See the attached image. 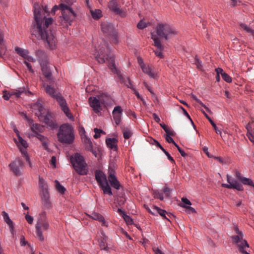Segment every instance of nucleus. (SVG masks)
<instances>
[{
	"mask_svg": "<svg viewBox=\"0 0 254 254\" xmlns=\"http://www.w3.org/2000/svg\"><path fill=\"white\" fill-rule=\"evenodd\" d=\"M234 230L236 233L237 234V235L233 236L232 237V239L233 241L237 244L238 246V244H240L243 239V234L242 231H240L238 226H235L234 227Z\"/></svg>",
	"mask_w": 254,
	"mask_h": 254,
	"instance_id": "nucleus-21",
	"label": "nucleus"
},
{
	"mask_svg": "<svg viewBox=\"0 0 254 254\" xmlns=\"http://www.w3.org/2000/svg\"><path fill=\"white\" fill-rule=\"evenodd\" d=\"M108 7L110 10L112 11L114 13L118 8H120L119 4L117 0H111L109 1L108 4Z\"/></svg>",
	"mask_w": 254,
	"mask_h": 254,
	"instance_id": "nucleus-31",
	"label": "nucleus"
},
{
	"mask_svg": "<svg viewBox=\"0 0 254 254\" xmlns=\"http://www.w3.org/2000/svg\"><path fill=\"white\" fill-rule=\"evenodd\" d=\"M143 85L145 87V88L149 91V92L152 94V96H155V94L153 91L151 87L148 85V84L147 83L146 81H143Z\"/></svg>",
	"mask_w": 254,
	"mask_h": 254,
	"instance_id": "nucleus-64",
	"label": "nucleus"
},
{
	"mask_svg": "<svg viewBox=\"0 0 254 254\" xmlns=\"http://www.w3.org/2000/svg\"><path fill=\"white\" fill-rule=\"evenodd\" d=\"M181 200H182V202L183 203L181 204V206H182V205H191V202L188 198H187L186 197H182Z\"/></svg>",
	"mask_w": 254,
	"mask_h": 254,
	"instance_id": "nucleus-61",
	"label": "nucleus"
},
{
	"mask_svg": "<svg viewBox=\"0 0 254 254\" xmlns=\"http://www.w3.org/2000/svg\"><path fill=\"white\" fill-rule=\"evenodd\" d=\"M162 191L165 194V196L167 197H170L171 195V190L168 187H165L163 190Z\"/></svg>",
	"mask_w": 254,
	"mask_h": 254,
	"instance_id": "nucleus-55",
	"label": "nucleus"
},
{
	"mask_svg": "<svg viewBox=\"0 0 254 254\" xmlns=\"http://www.w3.org/2000/svg\"><path fill=\"white\" fill-rule=\"evenodd\" d=\"M156 32L158 36L168 40L169 36L176 35L177 31L176 29L167 23H158L156 26Z\"/></svg>",
	"mask_w": 254,
	"mask_h": 254,
	"instance_id": "nucleus-6",
	"label": "nucleus"
},
{
	"mask_svg": "<svg viewBox=\"0 0 254 254\" xmlns=\"http://www.w3.org/2000/svg\"><path fill=\"white\" fill-rule=\"evenodd\" d=\"M201 112L203 113V114L204 115V116L206 117V118L209 121L210 123L211 124V125H212L213 127L214 128L216 133L221 134V130H220L218 129V127H217L216 125L212 121V120L211 119V118L210 117H209V116L203 110H201Z\"/></svg>",
	"mask_w": 254,
	"mask_h": 254,
	"instance_id": "nucleus-34",
	"label": "nucleus"
},
{
	"mask_svg": "<svg viewBox=\"0 0 254 254\" xmlns=\"http://www.w3.org/2000/svg\"><path fill=\"white\" fill-rule=\"evenodd\" d=\"M82 139L85 144V149L87 151L91 149L93 147L91 140L86 135H85L84 137H82Z\"/></svg>",
	"mask_w": 254,
	"mask_h": 254,
	"instance_id": "nucleus-32",
	"label": "nucleus"
},
{
	"mask_svg": "<svg viewBox=\"0 0 254 254\" xmlns=\"http://www.w3.org/2000/svg\"><path fill=\"white\" fill-rule=\"evenodd\" d=\"M17 137L19 143L22 145V146H23L24 148H27L28 147L27 142L24 139H23L21 136H19Z\"/></svg>",
	"mask_w": 254,
	"mask_h": 254,
	"instance_id": "nucleus-56",
	"label": "nucleus"
},
{
	"mask_svg": "<svg viewBox=\"0 0 254 254\" xmlns=\"http://www.w3.org/2000/svg\"><path fill=\"white\" fill-rule=\"evenodd\" d=\"M88 151L92 152L93 155L98 159L101 157V149L99 147H93Z\"/></svg>",
	"mask_w": 254,
	"mask_h": 254,
	"instance_id": "nucleus-36",
	"label": "nucleus"
},
{
	"mask_svg": "<svg viewBox=\"0 0 254 254\" xmlns=\"http://www.w3.org/2000/svg\"><path fill=\"white\" fill-rule=\"evenodd\" d=\"M41 116V119H39V121L44 123L48 128L53 130L58 127L56 120L49 111L47 110Z\"/></svg>",
	"mask_w": 254,
	"mask_h": 254,
	"instance_id": "nucleus-7",
	"label": "nucleus"
},
{
	"mask_svg": "<svg viewBox=\"0 0 254 254\" xmlns=\"http://www.w3.org/2000/svg\"><path fill=\"white\" fill-rule=\"evenodd\" d=\"M170 134H167L165 136V139L169 143H174L175 142V141L174 140L173 138L171 136L174 135V132L172 131L170 132Z\"/></svg>",
	"mask_w": 254,
	"mask_h": 254,
	"instance_id": "nucleus-46",
	"label": "nucleus"
},
{
	"mask_svg": "<svg viewBox=\"0 0 254 254\" xmlns=\"http://www.w3.org/2000/svg\"><path fill=\"white\" fill-rule=\"evenodd\" d=\"M91 14L94 19H99L102 16V11L99 9L91 10Z\"/></svg>",
	"mask_w": 254,
	"mask_h": 254,
	"instance_id": "nucleus-39",
	"label": "nucleus"
},
{
	"mask_svg": "<svg viewBox=\"0 0 254 254\" xmlns=\"http://www.w3.org/2000/svg\"><path fill=\"white\" fill-rule=\"evenodd\" d=\"M70 162L77 173L80 175H86L88 172L87 165L83 156L80 154L75 153L70 158Z\"/></svg>",
	"mask_w": 254,
	"mask_h": 254,
	"instance_id": "nucleus-5",
	"label": "nucleus"
},
{
	"mask_svg": "<svg viewBox=\"0 0 254 254\" xmlns=\"http://www.w3.org/2000/svg\"><path fill=\"white\" fill-rule=\"evenodd\" d=\"M36 224H38L40 226V228H43L44 230H47L49 229V224L48 221L46 220V213L43 212L42 214V216L40 218H39Z\"/></svg>",
	"mask_w": 254,
	"mask_h": 254,
	"instance_id": "nucleus-20",
	"label": "nucleus"
},
{
	"mask_svg": "<svg viewBox=\"0 0 254 254\" xmlns=\"http://www.w3.org/2000/svg\"><path fill=\"white\" fill-rule=\"evenodd\" d=\"M123 110L120 106L114 107L112 112L113 117L117 125H119L122 122V116Z\"/></svg>",
	"mask_w": 254,
	"mask_h": 254,
	"instance_id": "nucleus-14",
	"label": "nucleus"
},
{
	"mask_svg": "<svg viewBox=\"0 0 254 254\" xmlns=\"http://www.w3.org/2000/svg\"><path fill=\"white\" fill-rule=\"evenodd\" d=\"M15 51L17 54L23 57L24 59H25L27 55L29 54L28 50L23 49L22 48L18 47H15Z\"/></svg>",
	"mask_w": 254,
	"mask_h": 254,
	"instance_id": "nucleus-38",
	"label": "nucleus"
},
{
	"mask_svg": "<svg viewBox=\"0 0 254 254\" xmlns=\"http://www.w3.org/2000/svg\"><path fill=\"white\" fill-rule=\"evenodd\" d=\"M58 102L59 104L61 107L62 111L66 115V116L70 119H73V117L72 114L69 112V110L67 106V103L64 98L62 95L61 93H58L54 98Z\"/></svg>",
	"mask_w": 254,
	"mask_h": 254,
	"instance_id": "nucleus-10",
	"label": "nucleus"
},
{
	"mask_svg": "<svg viewBox=\"0 0 254 254\" xmlns=\"http://www.w3.org/2000/svg\"><path fill=\"white\" fill-rule=\"evenodd\" d=\"M95 179L99 186H101L107 182V177L105 174L101 170L95 171Z\"/></svg>",
	"mask_w": 254,
	"mask_h": 254,
	"instance_id": "nucleus-15",
	"label": "nucleus"
},
{
	"mask_svg": "<svg viewBox=\"0 0 254 254\" xmlns=\"http://www.w3.org/2000/svg\"><path fill=\"white\" fill-rule=\"evenodd\" d=\"M118 212L122 215V217L127 225H131L133 223L132 219L129 216L126 214L125 212L122 209L119 208Z\"/></svg>",
	"mask_w": 254,
	"mask_h": 254,
	"instance_id": "nucleus-27",
	"label": "nucleus"
},
{
	"mask_svg": "<svg viewBox=\"0 0 254 254\" xmlns=\"http://www.w3.org/2000/svg\"><path fill=\"white\" fill-rule=\"evenodd\" d=\"M57 135L58 141L63 144H72L74 140L73 127L69 124L61 125Z\"/></svg>",
	"mask_w": 254,
	"mask_h": 254,
	"instance_id": "nucleus-4",
	"label": "nucleus"
},
{
	"mask_svg": "<svg viewBox=\"0 0 254 254\" xmlns=\"http://www.w3.org/2000/svg\"><path fill=\"white\" fill-rule=\"evenodd\" d=\"M160 125L167 134H170V132L172 131L169 128L168 126L164 123L160 124Z\"/></svg>",
	"mask_w": 254,
	"mask_h": 254,
	"instance_id": "nucleus-57",
	"label": "nucleus"
},
{
	"mask_svg": "<svg viewBox=\"0 0 254 254\" xmlns=\"http://www.w3.org/2000/svg\"><path fill=\"white\" fill-rule=\"evenodd\" d=\"M106 50L107 51L105 52V48L99 49L97 55L95 56L97 61L100 64H104L106 61H108L109 68L113 73L118 75L121 82L124 83L128 88L131 89H133L134 86L132 84L130 79L129 77L126 78L124 77L121 71L117 68L115 64V57L114 56L110 55V52L111 50L108 46L106 47Z\"/></svg>",
	"mask_w": 254,
	"mask_h": 254,
	"instance_id": "nucleus-2",
	"label": "nucleus"
},
{
	"mask_svg": "<svg viewBox=\"0 0 254 254\" xmlns=\"http://www.w3.org/2000/svg\"><path fill=\"white\" fill-rule=\"evenodd\" d=\"M141 68L144 73L148 75L151 78H155V74L152 72L151 69L149 66L145 65Z\"/></svg>",
	"mask_w": 254,
	"mask_h": 254,
	"instance_id": "nucleus-37",
	"label": "nucleus"
},
{
	"mask_svg": "<svg viewBox=\"0 0 254 254\" xmlns=\"http://www.w3.org/2000/svg\"><path fill=\"white\" fill-rule=\"evenodd\" d=\"M240 26L247 32L251 33L253 35H254V30L248 27L246 24L241 23L240 24Z\"/></svg>",
	"mask_w": 254,
	"mask_h": 254,
	"instance_id": "nucleus-47",
	"label": "nucleus"
},
{
	"mask_svg": "<svg viewBox=\"0 0 254 254\" xmlns=\"http://www.w3.org/2000/svg\"><path fill=\"white\" fill-rule=\"evenodd\" d=\"M23 63L25 64V65L26 66V67H27V68L28 69V70H29V71L30 72L32 73H33L34 72V70H33L32 66L30 63H29L26 60H25L23 62Z\"/></svg>",
	"mask_w": 254,
	"mask_h": 254,
	"instance_id": "nucleus-62",
	"label": "nucleus"
},
{
	"mask_svg": "<svg viewBox=\"0 0 254 254\" xmlns=\"http://www.w3.org/2000/svg\"><path fill=\"white\" fill-rule=\"evenodd\" d=\"M58 9H60L62 12V16H60V21L61 25L64 27H68L71 25L72 22L77 16V14L73 9L69 8V6L66 4L61 3L58 5L53 6L52 11L55 12Z\"/></svg>",
	"mask_w": 254,
	"mask_h": 254,
	"instance_id": "nucleus-3",
	"label": "nucleus"
},
{
	"mask_svg": "<svg viewBox=\"0 0 254 254\" xmlns=\"http://www.w3.org/2000/svg\"><path fill=\"white\" fill-rule=\"evenodd\" d=\"M182 207L185 208L186 209V212L189 214L195 213L196 212L195 209L190 206L183 205Z\"/></svg>",
	"mask_w": 254,
	"mask_h": 254,
	"instance_id": "nucleus-51",
	"label": "nucleus"
},
{
	"mask_svg": "<svg viewBox=\"0 0 254 254\" xmlns=\"http://www.w3.org/2000/svg\"><path fill=\"white\" fill-rule=\"evenodd\" d=\"M118 142V139L115 137L107 138L106 139V144L107 147L113 151H117Z\"/></svg>",
	"mask_w": 254,
	"mask_h": 254,
	"instance_id": "nucleus-19",
	"label": "nucleus"
},
{
	"mask_svg": "<svg viewBox=\"0 0 254 254\" xmlns=\"http://www.w3.org/2000/svg\"><path fill=\"white\" fill-rule=\"evenodd\" d=\"M147 27V24L143 20H141L137 24V27L139 29H143L144 28Z\"/></svg>",
	"mask_w": 254,
	"mask_h": 254,
	"instance_id": "nucleus-53",
	"label": "nucleus"
},
{
	"mask_svg": "<svg viewBox=\"0 0 254 254\" xmlns=\"http://www.w3.org/2000/svg\"><path fill=\"white\" fill-rule=\"evenodd\" d=\"M222 77L224 81L228 83L232 82V78L226 72L223 73Z\"/></svg>",
	"mask_w": 254,
	"mask_h": 254,
	"instance_id": "nucleus-54",
	"label": "nucleus"
},
{
	"mask_svg": "<svg viewBox=\"0 0 254 254\" xmlns=\"http://www.w3.org/2000/svg\"><path fill=\"white\" fill-rule=\"evenodd\" d=\"M43 86L45 88L46 93L53 98H54L58 95V93H60L58 92L54 87L51 85H47L44 83Z\"/></svg>",
	"mask_w": 254,
	"mask_h": 254,
	"instance_id": "nucleus-23",
	"label": "nucleus"
},
{
	"mask_svg": "<svg viewBox=\"0 0 254 254\" xmlns=\"http://www.w3.org/2000/svg\"><path fill=\"white\" fill-rule=\"evenodd\" d=\"M36 56L40 65L48 64V56L44 51L41 50L36 51Z\"/></svg>",
	"mask_w": 254,
	"mask_h": 254,
	"instance_id": "nucleus-16",
	"label": "nucleus"
},
{
	"mask_svg": "<svg viewBox=\"0 0 254 254\" xmlns=\"http://www.w3.org/2000/svg\"><path fill=\"white\" fill-rule=\"evenodd\" d=\"M227 181L229 184H222V187L229 189H236L239 191H243V185L236 180L231 179L229 175H227Z\"/></svg>",
	"mask_w": 254,
	"mask_h": 254,
	"instance_id": "nucleus-12",
	"label": "nucleus"
},
{
	"mask_svg": "<svg viewBox=\"0 0 254 254\" xmlns=\"http://www.w3.org/2000/svg\"><path fill=\"white\" fill-rule=\"evenodd\" d=\"M34 18L30 30L32 35L40 37L48 45L49 48L53 50L56 48L55 37L51 30L50 25L53 22L51 17L47 18L46 13L49 14L47 6L43 7L41 11L40 5L38 3L34 4Z\"/></svg>",
	"mask_w": 254,
	"mask_h": 254,
	"instance_id": "nucleus-1",
	"label": "nucleus"
},
{
	"mask_svg": "<svg viewBox=\"0 0 254 254\" xmlns=\"http://www.w3.org/2000/svg\"><path fill=\"white\" fill-rule=\"evenodd\" d=\"M154 197L155 198L159 199L160 200H163L164 196L162 192H160L158 190H153Z\"/></svg>",
	"mask_w": 254,
	"mask_h": 254,
	"instance_id": "nucleus-45",
	"label": "nucleus"
},
{
	"mask_svg": "<svg viewBox=\"0 0 254 254\" xmlns=\"http://www.w3.org/2000/svg\"><path fill=\"white\" fill-rule=\"evenodd\" d=\"M41 198L42 203L45 206V207L47 208H49L51 206L50 201V196L49 191L42 192V194L41 195Z\"/></svg>",
	"mask_w": 254,
	"mask_h": 254,
	"instance_id": "nucleus-24",
	"label": "nucleus"
},
{
	"mask_svg": "<svg viewBox=\"0 0 254 254\" xmlns=\"http://www.w3.org/2000/svg\"><path fill=\"white\" fill-rule=\"evenodd\" d=\"M241 182L244 185L250 186L254 188V183L251 179L244 177Z\"/></svg>",
	"mask_w": 254,
	"mask_h": 254,
	"instance_id": "nucleus-44",
	"label": "nucleus"
},
{
	"mask_svg": "<svg viewBox=\"0 0 254 254\" xmlns=\"http://www.w3.org/2000/svg\"><path fill=\"white\" fill-rule=\"evenodd\" d=\"M115 13L117 15H120L122 17H125L127 15V12L120 8H118V9L115 12Z\"/></svg>",
	"mask_w": 254,
	"mask_h": 254,
	"instance_id": "nucleus-49",
	"label": "nucleus"
},
{
	"mask_svg": "<svg viewBox=\"0 0 254 254\" xmlns=\"http://www.w3.org/2000/svg\"><path fill=\"white\" fill-rule=\"evenodd\" d=\"M151 39L154 41V46L156 47L158 50L162 51L164 49L163 46H162L161 41L158 37L156 35L151 33Z\"/></svg>",
	"mask_w": 254,
	"mask_h": 254,
	"instance_id": "nucleus-29",
	"label": "nucleus"
},
{
	"mask_svg": "<svg viewBox=\"0 0 254 254\" xmlns=\"http://www.w3.org/2000/svg\"><path fill=\"white\" fill-rule=\"evenodd\" d=\"M41 67L42 73L45 77L48 80L54 82V79L52 77V73L48 66V64L41 65Z\"/></svg>",
	"mask_w": 254,
	"mask_h": 254,
	"instance_id": "nucleus-18",
	"label": "nucleus"
},
{
	"mask_svg": "<svg viewBox=\"0 0 254 254\" xmlns=\"http://www.w3.org/2000/svg\"><path fill=\"white\" fill-rule=\"evenodd\" d=\"M93 219L97 220L100 222L102 223V226H106L107 225L106 224V221L104 218V217L99 213L93 212L90 216Z\"/></svg>",
	"mask_w": 254,
	"mask_h": 254,
	"instance_id": "nucleus-26",
	"label": "nucleus"
},
{
	"mask_svg": "<svg viewBox=\"0 0 254 254\" xmlns=\"http://www.w3.org/2000/svg\"><path fill=\"white\" fill-rule=\"evenodd\" d=\"M39 185L42 192H48V186L45 180L40 176H39Z\"/></svg>",
	"mask_w": 254,
	"mask_h": 254,
	"instance_id": "nucleus-30",
	"label": "nucleus"
},
{
	"mask_svg": "<svg viewBox=\"0 0 254 254\" xmlns=\"http://www.w3.org/2000/svg\"><path fill=\"white\" fill-rule=\"evenodd\" d=\"M30 129L34 134L42 133L45 130V127L39 124H33L30 127Z\"/></svg>",
	"mask_w": 254,
	"mask_h": 254,
	"instance_id": "nucleus-25",
	"label": "nucleus"
},
{
	"mask_svg": "<svg viewBox=\"0 0 254 254\" xmlns=\"http://www.w3.org/2000/svg\"><path fill=\"white\" fill-rule=\"evenodd\" d=\"M156 210H154V213H156V215H160L163 219L167 220L168 221H171V219L174 217V215L171 213H168L165 210L162 209L160 207L155 208Z\"/></svg>",
	"mask_w": 254,
	"mask_h": 254,
	"instance_id": "nucleus-17",
	"label": "nucleus"
},
{
	"mask_svg": "<svg viewBox=\"0 0 254 254\" xmlns=\"http://www.w3.org/2000/svg\"><path fill=\"white\" fill-rule=\"evenodd\" d=\"M196 101L199 103L202 107H203L206 111L209 113H212L211 111L199 99H195Z\"/></svg>",
	"mask_w": 254,
	"mask_h": 254,
	"instance_id": "nucleus-58",
	"label": "nucleus"
},
{
	"mask_svg": "<svg viewBox=\"0 0 254 254\" xmlns=\"http://www.w3.org/2000/svg\"><path fill=\"white\" fill-rule=\"evenodd\" d=\"M94 131L95 134L94 135V137L95 138H98L100 137L101 133H105V132L102 129H98L97 128H95L94 129Z\"/></svg>",
	"mask_w": 254,
	"mask_h": 254,
	"instance_id": "nucleus-50",
	"label": "nucleus"
},
{
	"mask_svg": "<svg viewBox=\"0 0 254 254\" xmlns=\"http://www.w3.org/2000/svg\"><path fill=\"white\" fill-rule=\"evenodd\" d=\"M31 136L37 137L41 142L44 140H48V139L47 137L39 133H36V134H32Z\"/></svg>",
	"mask_w": 254,
	"mask_h": 254,
	"instance_id": "nucleus-48",
	"label": "nucleus"
},
{
	"mask_svg": "<svg viewBox=\"0 0 254 254\" xmlns=\"http://www.w3.org/2000/svg\"><path fill=\"white\" fill-rule=\"evenodd\" d=\"M111 186L116 190H119L121 184L116 177L108 179Z\"/></svg>",
	"mask_w": 254,
	"mask_h": 254,
	"instance_id": "nucleus-33",
	"label": "nucleus"
},
{
	"mask_svg": "<svg viewBox=\"0 0 254 254\" xmlns=\"http://www.w3.org/2000/svg\"><path fill=\"white\" fill-rule=\"evenodd\" d=\"M76 0H64V4H66V5L69 6V8L72 9L71 7V5L76 2Z\"/></svg>",
	"mask_w": 254,
	"mask_h": 254,
	"instance_id": "nucleus-63",
	"label": "nucleus"
},
{
	"mask_svg": "<svg viewBox=\"0 0 254 254\" xmlns=\"http://www.w3.org/2000/svg\"><path fill=\"white\" fill-rule=\"evenodd\" d=\"M55 182L57 190L62 194H64L66 191L65 188L58 180H56Z\"/></svg>",
	"mask_w": 254,
	"mask_h": 254,
	"instance_id": "nucleus-41",
	"label": "nucleus"
},
{
	"mask_svg": "<svg viewBox=\"0 0 254 254\" xmlns=\"http://www.w3.org/2000/svg\"><path fill=\"white\" fill-rule=\"evenodd\" d=\"M35 228L36 234L38 237L39 238V239L41 241H44V237L43 235L42 231L41 230V229L40 228V226H39L38 224H36Z\"/></svg>",
	"mask_w": 254,
	"mask_h": 254,
	"instance_id": "nucleus-42",
	"label": "nucleus"
},
{
	"mask_svg": "<svg viewBox=\"0 0 254 254\" xmlns=\"http://www.w3.org/2000/svg\"><path fill=\"white\" fill-rule=\"evenodd\" d=\"M8 167L14 175L19 176L21 175L20 170L23 167V163L19 158H16L9 164Z\"/></svg>",
	"mask_w": 254,
	"mask_h": 254,
	"instance_id": "nucleus-11",
	"label": "nucleus"
},
{
	"mask_svg": "<svg viewBox=\"0 0 254 254\" xmlns=\"http://www.w3.org/2000/svg\"><path fill=\"white\" fill-rule=\"evenodd\" d=\"M144 208L148 211L149 213L153 215H156V213H154V210H156L155 208H158V206L153 205L151 209H150L147 205H144Z\"/></svg>",
	"mask_w": 254,
	"mask_h": 254,
	"instance_id": "nucleus-52",
	"label": "nucleus"
},
{
	"mask_svg": "<svg viewBox=\"0 0 254 254\" xmlns=\"http://www.w3.org/2000/svg\"><path fill=\"white\" fill-rule=\"evenodd\" d=\"M88 101L90 107L96 114L100 113L102 110V105L106 106V104L103 99H98L95 97H90Z\"/></svg>",
	"mask_w": 254,
	"mask_h": 254,
	"instance_id": "nucleus-9",
	"label": "nucleus"
},
{
	"mask_svg": "<svg viewBox=\"0 0 254 254\" xmlns=\"http://www.w3.org/2000/svg\"><path fill=\"white\" fill-rule=\"evenodd\" d=\"M1 215L3 216L5 222L9 226L11 233L12 235H14V227L13 223L12 221L10 219L8 214L5 211H3L1 212Z\"/></svg>",
	"mask_w": 254,
	"mask_h": 254,
	"instance_id": "nucleus-22",
	"label": "nucleus"
},
{
	"mask_svg": "<svg viewBox=\"0 0 254 254\" xmlns=\"http://www.w3.org/2000/svg\"><path fill=\"white\" fill-rule=\"evenodd\" d=\"M31 108L35 111V114L36 116L38 117V119H41L42 117L41 116L43 114H45V112L47 111L46 109L44 108L39 99H38L36 103L32 104Z\"/></svg>",
	"mask_w": 254,
	"mask_h": 254,
	"instance_id": "nucleus-13",
	"label": "nucleus"
},
{
	"mask_svg": "<svg viewBox=\"0 0 254 254\" xmlns=\"http://www.w3.org/2000/svg\"><path fill=\"white\" fill-rule=\"evenodd\" d=\"M196 101L199 103L202 107H203L206 111L209 113H212L211 111L199 99H195Z\"/></svg>",
	"mask_w": 254,
	"mask_h": 254,
	"instance_id": "nucleus-59",
	"label": "nucleus"
},
{
	"mask_svg": "<svg viewBox=\"0 0 254 254\" xmlns=\"http://www.w3.org/2000/svg\"><path fill=\"white\" fill-rule=\"evenodd\" d=\"M123 137L125 139H129L132 135L131 131L128 128H124L123 129Z\"/></svg>",
	"mask_w": 254,
	"mask_h": 254,
	"instance_id": "nucleus-43",
	"label": "nucleus"
},
{
	"mask_svg": "<svg viewBox=\"0 0 254 254\" xmlns=\"http://www.w3.org/2000/svg\"><path fill=\"white\" fill-rule=\"evenodd\" d=\"M4 42V35L1 31H0V56L3 58L6 51V47L3 45Z\"/></svg>",
	"mask_w": 254,
	"mask_h": 254,
	"instance_id": "nucleus-28",
	"label": "nucleus"
},
{
	"mask_svg": "<svg viewBox=\"0 0 254 254\" xmlns=\"http://www.w3.org/2000/svg\"><path fill=\"white\" fill-rule=\"evenodd\" d=\"M108 179L115 177L116 176L115 167L114 164H110L108 170Z\"/></svg>",
	"mask_w": 254,
	"mask_h": 254,
	"instance_id": "nucleus-40",
	"label": "nucleus"
},
{
	"mask_svg": "<svg viewBox=\"0 0 254 254\" xmlns=\"http://www.w3.org/2000/svg\"><path fill=\"white\" fill-rule=\"evenodd\" d=\"M194 63L196 65V67L198 69H201L202 66L201 65V61L197 58L196 57L194 59Z\"/></svg>",
	"mask_w": 254,
	"mask_h": 254,
	"instance_id": "nucleus-60",
	"label": "nucleus"
},
{
	"mask_svg": "<svg viewBox=\"0 0 254 254\" xmlns=\"http://www.w3.org/2000/svg\"><path fill=\"white\" fill-rule=\"evenodd\" d=\"M99 187L103 190L104 194H108L109 195H112L113 194L112 189L108 182L102 184L101 186H99Z\"/></svg>",
	"mask_w": 254,
	"mask_h": 254,
	"instance_id": "nucleus-35",
	"label": "nucleus"
},
{
	"mask_svg": "<svg viewBox=\"0 0 254 254\" xmlns=\"http://www.w3.org/2000/svg\"><path fill=\"white\" fill-rule=\"evenodd\" d=\"M101 30L108 36L111 37L115 43H118V37L117 32L115 31L114 25L108 22H102L101 24Z\"/></svg>",
	"mask_w": 254,
	"mask_h": 254,
	"instance_id": "nucleus-8",
	"label": "nucleus"
}]
</instances>
